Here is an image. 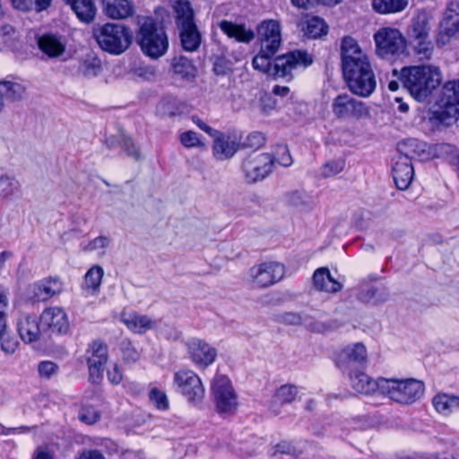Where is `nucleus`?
Returning <instances> with one entry per match:
<instances>
[{"instance_id": "nucleus-1", "label": "nucleus", "mask_w": 459, "mask_h": 459, "mask_svg": "<svg viewBox=\"0 0 459 459\" xmlns=\"http://www.w3.org/2000/svg\"><path fill=\"white\" fill-rule=\"evenodd\" d=\"M342 68L350 91L359 97H369L376 90L377 81L368 55L358 42L345 37L341 46Z\"/></svg>"}, {"instance_id": "nucleus-2", "label": "nucleus", "mask_w": 459, "mask_h": 459, "mask_svg": "<svg viewBox=\"0 0 459 459\" xmlns=\"http://www.w3.org/2000/svg\"><path fill=\"white\" fill-rule=\"evenodd\" d=\"M257 39L260 43V50L252 61L253 67L255 70L273 76L286 77L293 70L299 67L306 68L313 63V56L305 50L289 52L276 57L272 63V58L281 48V38Z\"/></svg>"}, {"instance_id": "nucleus-3", "label": "nucleus", "mask_w": 459, "mask_h": 459, "mask_svg": "<svg viewBox=\"0 0 459 459\" xmlns=\"http://www.w3.org/2000/svg\"><path fill=\"white\" fill-rule=\"evenodd\" d=\"M401 81L415 100L423 101L440 85L442 77L437 66L413 65L401 70Z\"/></svg>"}, {"instance_id": "nucleus-4", "label": "nucleus", "mask_w": 459, "mask_h": 459, "mask_svg": "<svg viewBox=\"0 0 459 459\" xmlns=\"http://www.w3.org/2000/svg\"><path fill=\"white\" fill-rule=\"evenodd\" d=\"M173 9L182 48L187 52L196 51L202 43V34L195 23L191 3L188 0H175Z\"/></svg>"}, {"instance_id": "nucleus-5", "label": "nucleus", "mask_w": 459, "mask_h": 459, "mask_svg": "<svg viewBox=\"0 0 459 459\" xmlns=\"http://www.w3.org/2000/svg\"><path fill=\"white\" fill-rule=\"evenodd\" d=\"M137 43L143 53L152 59L164 56L169 48V39L164 28L149 17L140 22Z\"/></svg>"}, {"instance_id": "nucleus-6", "label": "nucleus", "mask_w": 459, "mask_h": 459, "mask_svg": "<svg viewBox=\"0 0 459 459\" xmlns=\"http://www.w3.org/2000/svg\"><path fill=\"white\" fill-rule=\"evenodd\" d=\"M93 36L99 47L111 55L126 52L132 44L129 28L120 23L108 22L94 29Z\"/></svg>"}, {"instance_id": "nucleus-7", "label": "nucleus", "mask_w": 459, "mask_h": 459, "mask_svg": "<svg viewBox=\"0 0 459 459\" xmlns=\"http://www.w3.org/2000/svg\"><path fill=\"white\" fill-rule=\"evenodd\" d=\"M382 394L400 404H411L424 393V384L414 378H385L382 381Z\"/></svg>"}, {"instance_id": "nucleus-8", "label": "nucleus", "mask_w": 459, "mask_h": 459, "mask_svg": "<svg viewBox=\"0 0 459 459\" xmlns=\"http://www.w3.org/2000/svg\"><path fill=\"white\" fill-rule=\"evenodd\" d=\"M376 52L383 59L393 60L406 50V39L398 29L380 28L374 34Z\"/></svg>"}, {"instance_id": "nucleus-9", "label": "nucleus", "mask_w": 459, "mask_h": 459, "mask_svg": "<svg viewBox=\"0 0 459 459\" xmlns=\"http://www.w3.org/2000/svg\"><path fill=\"white\" fill-rule=\"evenodd\" d=\"M436 117L445 125H450L459 117V79L446 82L436 102Z\"/></svg>"}, {"instance_id": "nucleus-10", "label": "nucleus", "mask_w": 459, "mask_h": 459, "mask_svg": "<svg viewBox=\"0 0 459 459\" xmlns=\"http://www.w3.org/2000/svg\"><path fill=\"white\" fill-rule=\"evenodd\" d=\"M285 274L282 264L269 261L255 264L249 269L248 275L254 287L267 288L280 281Z\"/></svg>"}, {"instance_id": "nucleus-11", "label": "nucleus", "mask_w": 459, "mask_h": 459, "mask_svg": "<svg viewBox=\"0 0 459 459\" xmlns=\"http://www.w3.org/2000/svg\"><path fill=\"white\" fill-rule=\"evenodd\" d=\"M333 115L342 120L362 119L369 115L368 108L360 100H358L348 93L336 96L332 103Z\"/></svg>"}, {"instance_id": "nucleus-12", "label": "nucleus", "mask_w": 459, "mask_h": 459, "mask_svg": "<svg viewBox=\"0 0 459 459\" xmlns=\"http://www.w3.org/2000/svg\"><path fill=\"white\" fill-rule=\"evenodd\" d=\"M212 393L220 412H231L237 407V396L230 379L223 375L216 376L212 382Z\"/></svg>"}, {"instance_id": "nucleus-13", "label": "nucleus", "mask_w": 459, "mask_h": 459, "mask_svg": "<svg viewBox=\"0 0 459 459\" xmlns=\"http://www.w3.org/2000/svg\"><path fill=\"white\" fill-rule=\"evenodd\" d=\"M174 383L178 391L193 403H200L204 397V387L200 377L192 370H179L174 375Z\"/></svg>"}, {"instance_id": "nucleus-14", "label": "nucleus", "mask_w": 459, "mask_h": 459, "mask_svg": "<svg viewBox=\"0 0 459 459\" xmlns=\"http://www.w3.org/2000/svg\"><path fill=\"white\" fill-rule=\"evenodd\" d=\"M274 160L269 153L250 155L244 160L242 169L248 183L265 178L272 171Z\"/></svg>"}, {"instance_id": "nucleus-15", "label": "nucleus", "mask_w": 459, "mask_h": 459, "mask_svg": "<svg viewBox=\"0 0 459 459\" xmlns=\"http://www.w3.org/2000/svg\"><path fill=\"white\" fill-rule=\"evenodd\" d=\"M90 380L98 384L103 377V367L108 361V347L100 340L93 341L86 351Z\"/></svg>"}, {"instance_id": "nucleus-16", "label": "nucleus", "mask_w": 459, "mask_h": 459, "mask_svg": "<svg viewBox=\"0 0 459 459\" xmlns=\"http://www.w3.org/2000/svg\"><path fill=\"white\" fill-rule=\"evenodd\" d=\"M459 35V2L452 1L447 5L439 23V31L436 39L437 46H445Z\"/></svg>"}, {"instance_id": "nucleus-17", "label": "nucleus", "mask_w": 459, "mask_h": 459, "mask_svg": "<svg viewBox=\"0 0 459 459\" xmlns=\"http://www.w3.org/2000/svg\"><path fill=\"white\" fill-rule=\"evenodd\" d=\"M368 352L362 342L344 347L337 355L336 365L342 372L352 371L353 368L367 361Z\"/></svg>"}, {"instance_id": "nucleus-18", "label": "nucleus", "mask_w": 459, "mask_h": 459, "mask_svg": "<svg viewBox=\"0 0 459 459\" xmlns=\"http://www.w3.org/2000/svg\"><path fill=\"white\" fill-rule=\"evenodd\" d=\"M213 139L212 154L217 160L231 159L239 149V143L236 137L215 130L211 134Z\"/></svg>"}, {"instance_id": "nucleus-19", "label": "nucleus", "mask_w": 459, "mask_h": 459, "mask_svg": "<svg viewBox=\"0 0 459 459\" xmlns=\"http://www.w3.org/2000/svg\"><path fill=\"white\" fill-rule=\"evenodd\" d=\"M40 323L43 329L53 333H65L69 329L66 313L57 307L46 308L40 316Z\"/></svg>"}, {"instance_id": "nucleus-20", "label": "nucleus", "mask_w": 459, "mask_h": 459, "mask_svg": "<svg viewBox=\"0 0 459 459\" xmlns=\"http://www.w3.org/2000/svg\"><path fill=\"white\" fill-rule=\"evenodd\" d=\"M414 176L411 158L407 154H400L393 166V178L398 189H407Z\"/></svg>"}, {"instance_id": "nucleus-21", "label": "nucleus", "mask_w": 459, "mask_h": 459, "mask_svg": "<svg viewBox=\"0 0 459 459\" xmlns=\"http://www.w3.org/2000/svg\"><path fill=\"white\" fill-rule=\"evenodd\" d=\"M352 388L363 394H371L378 392L382 394V381L385 377L373 379L365 372L360 370H352L348 372Z\"/></svg>"}, {"instance_id": "nucleus-22", "label": "nucleus", "mask_w": 459, "mask_h": 459, "mask_svg": "<svg viewBox=\"0 0 459 459\" xmlns=\"http://www.w3.org/2000/svg\"><path fill=\"white\" fill-rule=\"evenodd\" d=\"M188 353L198 365L209 366L216 359V350L201 339L194 338L187 342Z\"/></svg>"}, {"instance_id": "nucleus-23", "label": "nucleus", "mask_w": 459, "mask_h": 459, "mask_svg": "<svg viewBox=\"0 0 459 459\" xmlns=\"http://www.w3.org/2000/svg\"><path fill=\"white\" fill-rule=\"evenodd\" d=\"M101 70V60L93 53L82 56L72 67L74 75L86 79L98 76Z\"/></svg>"}, {"instance_id": "nucleus-24", "label": "nucleus", "mask_w": 459, "mask_h": 459, "mask_svg": "<svg viewBox=\"0 0 459 459\" xmlns=\"http://www.w3.org/2000/svg\"><path fill=\"white\" fill-rule=\"evenodd\" d=\"M17 331L21 339L27 343L38 341L40 335L37 318L23 313L17 319Z\"/></svg>"}, {"instance_id": "nucleus-25", "label": "nucleus", "mask_w": 459, "mask_h": 459, "mask_svg": "<svg viewBox=\"0 0 459 459\" xmlns=\"http://www.w3.org/2000/svg\"><path fill=\"white\" fill-rule=\"evenodd\" d=\"M39 49L50 58L61 56L66 50L64 37L55 34H44L38 39Z\"/></svg>"}, {"instance_id": "nucleus-26", "label": "nucleus", "mask_w": 459, "mask_h": 459, "mask_svg": "<svg viewBox=\"0 0 459 459\" xmlns=\"http://www.w3.org/2000/svg\"><path fill=\"white\" fill-rule=\"evenodd\" d=\"M121 321L130 331L136 333H143L148 330L155 328L157 325L155 319L134 312L123 313L121 315Z\"/></svg>"}, {"instance_id": "nucleus-27", "label": "nucleus", "mask_w": 459, "mask_h": 459, "mask_svg": "<svg viewBox=\"0 0 459 459\" xmlns=\"http://www.w3.org/2000/svg\"><path fill=\"white\" fill-rule=\"evenodd\" d=\"M313 284L317 290L329 293H336L342 289V284L333 278L327 267H320L315 271Z\"/></svg>"}, {"instance_id": "nucleus-28", "label": "nucleus", "mask_w": 459, "mask_h": 459, "mask_svg": "<svg viewBox=\"0 0 459 459\" xmlns=\"http://www.w3.org/2000/svg\"><path fill=\"white\" fill-rule=\"evenodd\" d=\"M219 27L229 38L235 39L238 42L249 43L255 38V33L243 24L223 20L219 23Z\"/></svg>"}, {"instance_id": "nucleus-29", "label": "nucleus", "mask_w": 459, "mask_h": 459, "mask_svg": "<svg viewBox=\"0 0 459 459\" xmlns=\"http://www.w3.org/2000/svg\"><path fill=\"white\" fill-rule=\"evenodd\" d=\"M104 12L111 19H126L134 13L133 4L129 0H103Z\"/></svg>"}, {"instance_id": "nucleus-30", "label": "nucleus", "mask_w": 459, "mask_h": 459, "mask_svg": "<svg viewBox=\"0 0 459 459\" xmlns=\"http://www.w3.org/2000/svg\"><path fill=\"white\" fill-rule=\"evenodd\" d=\"M63 290V283L59 278H49L35 285L34 295L38 300L45 301L59 294Z\"/></svg>"}, {"instance_id": "nucleus-31", "label": "nucleus", "mask_w": 459, "mask_h": 459, "mask_svg": "<svg viewBox=\"0 0 459 459\" xmlns=\"http://www.w3.org/2000/svg\"><path fill=\"white\" fill-rule=\"evenodd\" d=\"M25 93L26 88L23 84L13 81H0V99L4 103L19 101Z\"/></svg>"}, {"instance_id": "nucleus-32", "label": "nucleus", "mask_w": 459, "mask_h": 459, "mask_svg": "<svg viewBox=\"0 0 459 459\" xmlns=\"http://www.w3.org/2000/svg\"><path fill=\"white\" fill-rule=\"evenodd\" d=\"M78 19L85 23L93 21L96 14V7L93 0H65Z\"/></svg>"}, {"instance_id": "nucleus-33", "label": "nucleus", "mask_w": 459, "mask_h": 459, "mask_svg": "<svg viewBox=\"0 0 459 459\" xmlns=\"http://www.w3.org/2000/svg\"><path fill=\"white\" fill-rule=\"evenodd\" d=\"M171 67L175 74L183 79H193L196 74V67L192 60L184 56H177L171 61Z\"/></svg>"}, {"instance_id": "nucleus-34", "label": "nucleus", "mask_w": 459, "mask_h": 459, "mask_svg": "<svg viewBox=\"0 0 459 459\" xmlns=\"http://www.w3.org/2000/svg\"><path fill=\"white\" fill-rule=\"evenodd\" d=\"M389 297V291L387 288L382 287H373L368 286L367 288L361 289L359 293L358 294V299L364 302H375L380 303L387 300Z\"/></svg>"}, {"instance_id": "nucleus-35", "label": "nucleus", "mask_w": 459, "mask_h": 459, "mask_svg": "<svg viewBox=\"0 0 459 459\" xmlns=\"http://www.w3.org/2000/svg\"><path fill=\"white\" fill-rule=\"evenodd\" d=\"M432 403L439 413L449 414L459 409V397L439 394L433 398Z\"/></svg>"}, {"instance_id": "nucleus-36", "label": "nucleus", "mask_w": 459, "mask_h": 459, "mask_svg": "<svg viewBox=\"0 0 459 459\" xmlns=\"http://www.w3.org/2000/svg\"><path fill=\"white\" fill-rule=\"evenodd\" d=\"M328 26L322 18L311 17L306 21L304 35L309 39H317L327 34Z\"/></svg>"}, {"instance_id": "nucleus-37", "label": "nucleus", "mask_w": 459, "mask_h": 459, "mask_svg": "<svg viewBox=\"0 0 459 459\" xmlns=\"http://www.w3.org/2000/svg\"><path fill=\"white\" fill-rule=\"evenodd\" d=\"M21 194V185L13 177L0 176V198L12 199Z\"/></svg>"}, {"instance_id": "nucleus-38", "label": "nucleus", "mask_w": 459, "mask_h": 459, "mask_svg": "<svg viewBox=\"0 0 459 459\" xmlns=\"http://www.w3.org/2000/svg\"><path fill=\"white\" fill-rule=\"evenodd\" d=\"M408 0H373L372 5L379 13H398L405 9Z\"/></svg>"}, {"instance_id": "nucleus-39", "label": "nucleus", "mask_w": 459, "mask_h": 459, "mask_svg": "<svg viewBox=\"0 0 459 459\" xmlns=\"http://www.w3.org/2000/svg\"><path fill=\"white\" fill-rule=\"evenodd\" d=\"M281 23L276 20H264L257 26V38H281Z\"/></svg>"}, {"instance_id": "nucleus-40", "label": "nucleus", "mask_w": 459, "mask_h": 459, "mask_svg": "<svg viewBox=\"0 0 459 459\" xmlns=\"http://www.w3.org/2000/svg\"><path fill=\"white\" fill-rule=\"evenodd\" d=\"M104 271L100 265H93L91 267L84 276V288L91 291L95 292L99 290Z\"/></svg>"}, {"instance_id": "nucleus-41", "label": "nucleus", "mask_w": 459, "mask_h": 459, "mask_svg": "<svg viewBox=\"0 0 459 459\" xmlns=\"http://www.w3.org/2000/svg\"><path fill=\"white\" fill-rule=\"evenodd\" d=\"M430 27L425 13L419 14L412 20L411 36L413 39H429Z\"/></svg>"}, {"instance_id": "nucleus-42", "label": "nucleus", "mask_w": 459, "mask_h": 459, "mask_svg": "<svg viewBox=\"0 0 459 459\" xmlns=\"http://www.w3.org/2000/svg\"><path fill=\"white\" fill-rule=\"evenodd\" d=\"M299 387L292 384H286L280 386L274 395V401L280 403H291L299 394Z\"/></svg>"}, {"instance_id": "nucleus-43", "label": "nucleus", "mask_w": 459, "mask_h": 459, "mask_svg": "<svg viewBox=\"0 0 459 459\" xmlns=\"http://www.w3.org/2000/svg\"><path fill=\"white\" fill-rule=\"evenodd\" d=\"M414 52L420 60L430 59L433 54V44L429 39H413Z\"/></svg>"}, {"instance_id": "nucleus-44", "label": "nucleus", "mask_w": 459, "mask_h": 459, "mask_svg": "<svg viewBox=\"0 0 459 459\" xmlns=\"http://www.w3.org/2000/svg\"><path fill=\"white\" fill-rule=\"evenodd\" d=\"M179 141L186 148H204L205 146L200 135L192 130L180 134Z\"/></svg>"}, {"instance_id": "nucleus-45", "label": "nucleus", "mask_w": 459, "mask_h": 459, "mask_svg": "<svg viewBox=\"0 0 459 459\" xmlns=\"http://www.w3.org/2000/svg\"><path fill=\"white\" fill-rule=\"evenodd\" d=\"M345 162L339 159L336 160L326 162L321 169V173L325 178L333 177L342 172L344 169Z\"/></svg>"}, {"instance_id": "nucleus-46", "label": "nucleus", "mask_w": 459, "mask_h": 459, "mask_svg": "<svg viewBox=\"0 0 459 459\" xmlns=\"http://www.w3.org/2000/svg\"><path fill=\"white\" fill-rule=\"evenodd\" d=\"M79 419L86 424H94L100 420V413L92 406L83 405L80 410Z\"/></svg>"}, {"instance_id": "nucleus-47", "label": "nucleus", "mask_w": 459, "mask_h": 459, "mask_svg": "<svg viewBox=\"0 0 459 459\" xmlns=\"http://www.w3.org/2000/svg\"><path fill=\"white\" fill-rule=\"evenodd\" d=\"M265 140V136L263 133L253 132L247 136L245 142L243 143V146L245 148L257 150L264 145Z\"/></svg>"}, {"instance_id": "nucleus-48", "label": "nucleus", "mask_w": 459, "mask_h": 459, "mask_svg": "<svg viewBox=\"0 0 459 459\" xmlns=\"http://www.w3.org/2000/svg\"><path fill=\"white\" fill-rule=\"evenodd\" d=\"M307 316L296 312H286L280 316L279 320L288 325H301L307 322Z\"/></svg>"}, {"instance_id": "nucleus-49", "label": "nucleus", "mask_w": 459, "mask_h": 459, "mask_svg": "<svg viewBox=\"0 0 459 459\" xmlns=\"http://www.w3.org/2000/svg\"><path fill=\"white\" fill-rule=\"evenodd\" d=\"M149 398L157 409L166 410L169 408V401L167 395L163 392L156 388H152L149 393Z\"/></svg>"}, {"instance_id": "nucleus-50", "label": "nucleus", "mask_w": 459, "mask_h": 459, "mask_svg": "<svg viewBox=\"0 0 459 459\" xmlns=\"http://www.w3.org/2000/svg\"><path fill=\"white\" fill-rule=\"evenodd\" d=\"M109 238L106 236H99L93 240L90 241L86 246L82 247L85 252H92L97 250H104L109 245Z\"/></svg>"}, {"instance_id": "nucleus-51", "label": "nucleus", "mask_w": 459, "mask_h": 459, "mask_svg": "<svg viewBox=\"0 0 459 459\" xmlns=\"http://www.w3.org/2000/svg\"><path fill=\"white\" fill-rule=\"evenodd\" d=\"M213 72L217 75H226L231 72V64L225 57L218 56L213 62Z\"/></svg>"}, {"instance_id": "nucleus-52", "label": "nucleus", "mask_w": 459, "mask_h": 459, "mask_svg": "<svg viewBox=\"0 0 459 459\" xmlns=\"http://www.w3.org/2000/svg\"><path fill=\"white\" fill-rule=\"evenodd\" d=\"M19 342L14 336L4 334L1 338V350L6 354H13L16 351Z\"/></svg>"}, {"instance_id": "nucleus-53", "label": "nucleus", "mask_w": 459, "mask_h": 459, "mask_svg": "<svg viewBox=\"0 0 459 459\" xmlns=\"http://www.w3.org/2000/svg\"><path fill=\"white\" fill-rule=\"evenodd\" d=\"M38 369L41 377L49 378L57 372L58 367L52 361H42L39 364Z\"/></svg>"}, {"instance_id": "nucleus-54", "label": "nucleus", "mask_w": 459, "mask_h": 459, "mask_svg": "<svg viewBox=\"0 0 459 459\" xmlns=\"http://www.w3.org/2000/svg\"><path fill=\"white\" fill-rule=\"evenodd\" d=\"M121 146L128 156L133 157L136 160L140 159L139 151L130 138L124 137Z\"/></svg>"}, {"instance_id": "nucleus-55", "label": "nucleus", "mask_w": 459, "mask_h": 459, "mask_svg": "<svg viewBox=\"0 0 459 459\" xmlns=\"http://www.w3.org/2000/svg\"><path fill=\"white\" fill-rule=\"evenodd\" d=\"M278 157L276 161L284 167H289L292 164V158L290 154L289 150L284 146L281 147L277 152Z\"/></svg>"}, {"instance_id": "nucleus-56", "label": "nucleus", "mask_w": 459, "mask_h": 459, "mask_svg": "<svg viewBox=\"0 0 459 459\" xmlns=\"http://www.w3.org/2000/svg\"><path fill=\"white\" fill-rule=\"evenodd\" d=\"M108 378L113 385H118L123 380L122 371L117 364H114L112 368L108 370Z\"/></svg>"}, {"instance_id": "nucleus-57", "label": "nucleus", "mask_w": 459, "mask_h": 459, "mask_svg": "<svg viewBox=\"0 0 459 459\" xmlns=\"http://www.w3.org/2000/svg\"><path fill=\"white\" fill-rule=\"evenodd\" d=\"M123 354L127 361L135 362L140 359V353L131 344L123 349Z\"/></svg>"}, {"instance_id": "nucleus-58", "label": "nucleus", "mask_w": 459, "mask_h": 459, "mask_svg": "<svg viewBox=\"0 0 459 459\" xmlns=\"http://www.w3.org/2000/svg\"><path fill=\"white\" fill-rule=\"evenodd\" d=\"M171 101L169 100H162L158 106V112L164 117L174 116L175 111L170 108Z\"/></svg>"}, {"instance_id": "nucleus-59", "label": "nucleus", "mask_w": 459, "mask_h": 459, "mask_svg": "<svg viewBox=\"0 0 459 459\" xmlns=\"http://www.w3.org/2000/svg\"><path fill=\"white\" fill-rule=\"evenodd\" d=\"M307 328L312 332L316 333H323L328 329L326 325L320 322H312L310 318L307 316V322L304 323Z\"/></svg>"}, {"instance_id": "nucleus-60", "label": "nucleus", "mask_w": 459, "mask_h": 459, "mask_svg": "<svg viewBox=\"0 0 459 459\" xmlns=\"http://www.w3.org/2000/svg\"><path fill=\"white\" fill-rule=\"evenodd\" d=\"M290 2L293 6L305 10L318 4V0H290Z\"/></svg>"}, {"instance_id": "nucleus-61", "label": "nucleus", "mask_w": 459, "mask_h": 459, "mask_svg": "<svg viewBox=\"0 0 459 459\" xmlns=\"http://www.w3.org/2000/svg\"><path fill=\"white\" fill-rule=\"evenodd\" d=\"M77 459H105V457L99 450H85Z\"/></svg>"}, {"instance_id": "nucleus-62", "label": "nucleus", "mask_w": 459, "mask_h": 459, "mask_svg": "<svg viewBox=\"0 0 459 459\" xmlns=\"http://www.w3.org/2000/svg\"><path fill=\"white\" fill-rule=\"evenodd\" d=\"M191 120L201 130L207 133L210 136L216 129L206 125L198 116H193Z\"/></svg>"}, {"instance_id": "nucleus-63", "label": "nucleus", "mask_w": 459, "mask_h": 459, "mask_svg": "<svg viewBox=\"0 0 459 459\" xmlns=\"http://www.w3.org/2000/svg\"><path fill=\"white\" fill-rule=\"evenodd\" d=\"M14 8L26 12L32 10V0H11Z\"/></svg>"}, {"instance_id": "nucleus-64", "label": "nucleus", "mask_w": 459, "mask_h": 459, "mask_svg": "<svg viewBox=\"0 0 459 459\" xmlns=\"http://www.w3.org/2000/svg\"><path fill=\"white\" fill-rule=\"evenodd\" d=\"M287 201L293 206H299L303 203L302 194L298 191L292 192L287 195Z\"/></svg>"}]
</instances>
